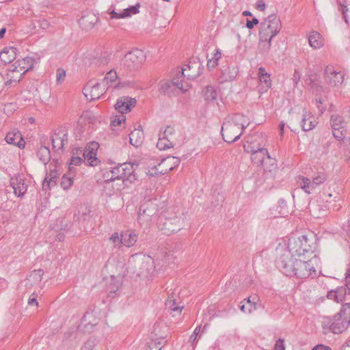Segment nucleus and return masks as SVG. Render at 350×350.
<instances>
[{
  "label": "nucleus",
  "mask_w": 350,
  "mask_h": 350,
  "mask_svg": "<svg viewBox=\"0 0 350 350\" xmlns=\"http://www.w3.org/2000/svg\"><path fill=\"white\" fill-rule=\"evenodd\" d=\"M159 134L164 137L165 139H167L172 147L175 146L176 139L175 137V130L173 127L167 126L163 132L160 131Z\"/></svg>",
  "instance_id": "nucleus-35"
},
{
  "label": "nucleus",
  "mask_w": 350,
  "mask_h": 350,
  "mask_svg": "<svg viewBox=\"0 0 350 350\" xmlns=\"http://www.w3.org/2000/svg\"><path fill=\"white\" fill-rule=\"evenodd\" d=\"M185 71L186 68H182L181 70L177 72L176 77L170 82L162 83L159 88L160 92L162 94H169L172 92V88L174 86L183 92H186L189 89V85L183 81Z\"/></svg>",
  "instance_id": "nucleus-11"
},
{
  "label": "nucleus",
  "mask_w": 350,
  "mask_h": 350,
  "mask_svg": "<svg viewBox=\"0 0 350 350\" xmlns=\"http://www.w3.org/2000/svg\"><path fill=\"white\" fill-rule=\"evenodd\" d=\"M308 42L310 46L314 49H320L323 46V39L317 31L311 32L308 37Z\"/></svg>",
  "instance_id": "nucleus-31"
},
{
  "label": "nucleus",
  "mask_w": 350,
  "mask_h": 350,
  "mask_svg": "<svg viewBox=\"0 0 350 350\" xmlns=\"http://www.w3.org/2000/svg\"><path fill=\"white\" fill-rule=\"evenodd\" d=\"M136 99L129 96L120 97L115 105V109L119 113L123 114L131 111V109L136 105Z\"/></svg>",
  "instance_id": "nucleus-19"
},
{
  "label": "nucleus",
  "mask_w": 350,
  "mask_h": 350,
  "mask_svg": "<svg viewBox=\"0 0 350 350\" xmlns=\"http://www.w3.org/2000/svg\"><path fill=\"white\" fill-rule=\"evenodd\" d=\"M125 117L123 116V114H122L120 116H117L113 120H112L111 124L112 126H114L120 125L122 122H124L125 121Z\"/></svg>",
  "instance_id": "nucleus-56"
},
{
  "label": "nucleus",
  "mask_w": 350,
  "mask_h": 350,
  "mask_svg": "<svg viewBox=\"0 0 350 350\" xmlns=\"http://www.w3.org/2000/svg\"><path fill=\"white\" fill-rule=\"evenodd\" d=\"M141 274L146 275L152 272L153 260L150 256H144L142 260Z\"/></svg>",
  "instance_id": "nucleus-34"
},
{
  "label": "nucleus",
  "mask_w": 350,
  "mask_h": 350,
  "mask_svg": "<svg viewBox=\"0 0 350 350\" xmlns=\"http://www.w3.org/2000/svg\"><path fill=\"white\" fill-rule=\"evenodd\" d=\"M42 271L39 269V270H34L31 273V275H29V278L27 279L28 280H33L36 282H40L41 280H42Z\"/></svg>",
  "instance_id": "nucleus-54"
},
{
  "label": "nucleus",
  "mask_w": 350,
  "mask_h": 350,
  "mask_svg": "<svg viewBox=\"0 0 350 350\" xmlns=\"http://www.w3.org/2000/svg\"><path fill=\"white\" fill-rule=\"evenodd\" d=\"M244 150L251 154V159L252 162L257 165L264 167V162L265 159L267 161H271V158L268 152L267 148L263 147H255L252 144L245 145Z\"/></svg>",
  "instance_id": "nucleus-12"
},
{
  "label": "nucleus",
  "mask_w": 350,
  "mask_h": 350,
  "mask_svg": "<svg viewBox=\"0 0 350 350\" xmlns=\"http://www.w3.org/2000/svg\"><path fill=\"white\" fill-rule=\"evenodd\" d=\"M317 239L310 234L289 238L287 248L299 258L309 256L316 250Z\"/></svg>",
  "instance_id": "nucleus-3"
},
{
  "label": "nucleus",
  "mask_w": 350,
  "mask_h": 350,
  "mask_svg": "<svg viewBox=\"0 0 350 350\" xmlns=\"http://www.w3.org/2000/svg\"><path fill=\"white\" fill-rule=\"evenodd\" d=\"M342 228L346 235L350 237V220L343 224Z\"/></svg>",
  "instance_id": "nucleus-63"
},
{
  "label": "nucleus",
  "mask_w": 350,
  "mask_h": 350,
  "mask_svg": "<svg viewBox=\"0 0 350 350\" xmlns=\"http://www.w3.org/2000/svg\"><path fill=\"white\" fill-rule=\"evenodd\" d=\"M200 329H201V326L200 325L197 326L195 328L193 334L190 336L189 341H190V342L191 344V346L193 347V349L195 348V347L196 345V343H197V336L200 334Z\"/></svg>",
  "instance_id": "nucleus-53"
},
{
  "label": "nucleus",
  "mask_w": 350,
  "mask_h": 350,
  "mask_svg": "<svg viewBox=\"0 0 350 350\" xmlns=\"http://www.w3.org/2000/svg\"><path fill=\"white\" fill-rule=\"evenodd\" d=\"M139 4L137 3L136 5H131L124 9L121 12H116L114 10L110 12L111 18H124L126 17L131 16L133 14H136L139 12Z\"/></svg>",
  "instance_id": "nucleus-27"
},
{
  "label": "nucleus",
  "mask_w": 350,
  "mask_h": 350,
  "mask_svg": "<svg viewBox=\"0 0 350 350\" xmlns=\"http://www.w3.org/2000/svg\"><path fill=\"white\" fill-rule=\"evenodd\" d=\"M58 172L57 171L54 170H50V172L46 174V177L42 183V189L43 190L47 191L50 190L51 185H55L57 178Z\"/></svg>",
  "instance_id": "nucleus-29"
},
{
  "label": "nucleus",
  "mask_w": 350,
  "mask_h": 350,
  "mask_svg": "<svg viewBox=\"0 0 350 350\" xmlns=\"http://www.w3.org/2000/svg\"><path fill=\"white\" fill-rule=\"evenodd\" d=\"M157 146L161 150H164L172 148L171 143H170L167 139H165L164 137L161 136L160 134H159V139L157 144Z\"/></svg>",
  "instance_id": "nucleus-47"
},
{
  "label": "nucleus",
  "mask_w": 350,
  "mask_h": 350,
  "mask_svg": "<svg viewBox=\"0 0 350 350\" xmlns=\"http://www.w3.org/2000/svg\"><path fill=\"white\" fill-rule=\"evenodd\" d=\"M5 139L8 144L14 145L20 148H23L25 146V141L21 133L17 130H12L8 132L5 135Z\"/></svg>",
  "instance_id": "nucleus-22"
},
{
  "label": "nucleus",
  "mask_w": 350,
  "mask_h": 350,
  "mask_svg": "<svg viewBox=\"0 0 350 350\" xmlns=\"http://www.w3.org/2000/svg\"><path fill=\"white\" fill-rule=\"evenodd\" d=\"M327 179V176L324 173H319L312 178L311 181L310 178L299 176L297 178L298 185L307 193L315 189V188L323 184Z\"/></svg>",
  "instance_id": "nucleus-13"
},
{
  "label": "nucleus",
  "mask_w": 350,
  "mask_h": 350,
  "mask_svg": "<svg viewBox=\"0 0 350 350\" xmlns=\"http://www.w3.org/2000/svg\"><path fill=\"white\" fill-rule=\"evenodd\" d=\"M73 185V180L71 177H68L67 175H64L61 180V187L64 189L67 190L70 189Z\"/></svg>",
  "instance_id": "nucleus-49"
},
{
  "label": "nucleus",
  "mask_w": 350,
  "mask_h": 350,
  "mask_svg": "<svg viewBox=\"0 0 350 350\" xmlns=\"http://www.w3.org/2000/svg\"><path fill=\"white\" fill-rule=\"evenodd\" d=\"M258 23L259 21L256 18H253L252 21L247 19L246 23V27L250 29H252L254 25L258 24Z\"/></svg>",
  "instance_id": "nucleus-59"
},
{
  "label": "nucleus",
  "mask_w": 350,
  "mask_h": 350,
  "mask_svg": "<svg viewBox=\"0 0 350 350\" xmlns=\"http://www.w3.org/2000/svg\"><path fill=\"white\" fill-rule=\"evenodd\" d=\"M66 75V70L62 68H59L56 71V82L57 84H61L64 82Z\"/></svg>",
  "instance_id": "nucleus-52"
},
{
  "label": "nucleus",
  "mask_w": 350,
  "mask_h": 350,
  "mask_svg": "<svg viewBox=\"0 0 350 350\" xmlns=\"http://www.w3.org/2000/svg\"><path fill=\"white\" fill-rule=\"evenodd\" d=\"M256 297H249L244 299L240 305V310L245 314H251L258 309V301Z\"/></svg>",
  "instance_id": "nucleus-25"
},
{
  "label": "nucleus",
  "mask_w": 350,
  "mask_h": 350,
  "mask_svg": "<svg viewBox=\"0 0 350 350\" xmlns=\"http://www.w3.org/2000/svg\"><path fill=\"white\" fill-rule=\"evenodd\" d=\"M111 60V55L107 52L101 53L99 56L95 58L93 64L98 67L106 66Z\"/></svg>",
  "instance_id": "nucleus-37"
},
{
  "label": "nucleus",
  "mask_w": 350,
  "mask_h": 350,
  "mask_svg": "<svg viewBox=\"0 0 350 350\" xmlns=\"http://www.w3.org/2000/svg\"><path fill=\"white\" fill-rule=\"evenodd\" d=\"M98 21V17L92 12H88L82 15L79 20L80 27L86 31L92 29Z\"/></svg>",
  "instance_id": "nucleus-21"
},
{
  "label": "nucleus",
  "mask_w": 350,
  "mask_h": 350,
  "mask_svg": "<svg viewBox=\"0 0 350 350\" xmlns=\"http://www.w3.org/2000/svg\"><path fill=\"white\" fill-rule=\"evenodd\" d=\"M275 265L278 269L286 276L292 275L295 264V256L287 247H278Z\"/></svg>",
  "instance_id": "nucleus-7"
},
{
  "label": "nucleus",
  "mask_w": 350,
  "mask_h": 350,
  "mask_svg": "<svg viewBox=\"0 0 350 350\" xmlns=\"http://www.w3.org/2000/svg\"><path fill=\"white\" fill-rule=\"evenodd\" d=\"M300 79H301V74L299 73V72L297 70H295L293 75V78H292L295 85H296L299 83Z\"/></svg>",
  "instance_id": "nucleus-60"
},
{
  "label": "nucleus",
  "mask_w": 350,
  "mask_h": 350,
  "mask_svg": "<svg viewBox=\"0 0 350 350\" xmlns=\"http://www.w3.org/2000/svg\"><path fill=\"white\" fill-rule=\"evenodd\" d=\"M37 157L40 161L46 165L51 159L49 148L46 146H41L37 152Z\"/></svg>",
  "instance_id": "nucleus-38"
},
{
  "label": "nucleus",
  "mask_w": 350,
  "mask_h": 350,
  "mask_svg": "<svg viewBox=\"0 0 350 350\" xmlns=\"http://www.w3.org/2000/svg\"><path fill=\"white\" fill-rule=\"evenodd\" d=\"M103 178L107 184L115 180H122L133 183L137 178L134 173V165L131 163H119L115 167L106 169Z\"/></svg>",
  "instance_id": "nucleus-6"
},
{
  "label": "nucleus",
  "mask_w": 350,
  "mask_h": 350,
  "mask_svg": "<svg viewBox=\"0 0 350 350\" xmlns=\"http://www.w3.org/2000/svg\"><path fill=\"white\" fill-rule=\"evenodd\" d=\"M167 159L172 160L174 167H170L169 170L171 171L174 169V167L178 166L180 162V159L175 157H168Z\"/></svg>",
  "instance_id": "nucleus-61"
},
{
  "label": "nucleus",
  "mask_w": 350,
  "mask_h": 350,
  "mask_svg": "<svg viewBox=\"0 0 350 350\" xmlns=\"http://www.w3.org/2000/svg\"><path fill=\"white\" fill-rule=\"evenodd\" d=\"M186 71L185 72V77L189 79H194L199 77L204 70L202 62L198 57H193L190 59L189 64L186 65Z\"/></svg>",
  "instance_id": "nucleus-15"
},
{
  "label": "nucleus",
  "mask_w": 350,
  "mask_h": 350,
  "mask_svg": "<svg viewBox=\"0 0 350 350\" xmlns=\"http://www.w3.org/2000/svg\"><path fill=\"white\" fill-rule=\"evenodd\" d=\"M350 325V302L342 305L340 310L332 318L325 317L323 327H327L333 334H338L345 331Z\"/></svg>",
  "instance_id": "nucleus-5"
},
{
  "label": "nucleus",
  "mask_w": 350,
  "mask_h": 350,
  "mask_svg": "<svg viewBox=\"0 0 350 350\" xmlns=\"http://www.w3.org/2000/svg\"><path fill=\"white\" fill-rule=\"evenodd\" d=\"M68 133L64 129L56 130L51 137V143L55 151H62L64 147L68 144Z\"/></svg>",
  "instance_id": "nucleus-17"
},
{
  "label": "nucleus",
  "mask_w": 350,
  "mask_h": 350,
  "mask_svg": "<svg viewBox=\"0 0 350 350\" xmlns=\"http://www.w3.org/2000/svg\"><path fill=\"white\" fill-rule=\"evenodd\" d=\"M308 208L312 217L319 218L323 216L325 211L321 208L315 202H310L308 204Z\"/></svg>",
  "instance_id": "nucleus-39"
},
{
  "label": "nucleus",
  "mask_w": 350,
  "mask_h": 350,
  "mask_svg": "<svg viewBox=\"0 0 350 350\" xmlns=\"http://www.w3.org/2000/svg\"><path fill=\"white\" fill-rule=\"evenodd\" d=\"M109 241L113 244L115 247H119L123 245V237L120 238L118 232L113 233L109 238Z\"/></svg>",
  "instance_id": "nucleus-48"
},
{
  "label": "nucleus",
  "mask_w": 350,
  "mask_h": 350,
  "mask_svg": "<svg viewBox=\"0 0 350 350\" xmlns=\"http://www.w3.org/2000/svg\"><path fill=\"white\" fill-rule=\"evenodd\" d=\"M123 245L129 247L133 246L137 241V235L134 232H125L122 234Z\"/></svg>",
  "instance_id": "nucleus-36"
},
{
  "label": "nucleus",
  "mask_w": 350,
  "mask_h": 350,
  "mask_svg": "<svg viewBox=\"0 0 350 350\" xmlns=\"http://www.w3.org/2000/svg\"><path fill=\"white\" fill-rule=\"evenodd\" d=\"M341 128H336V130L332 129L333 131V135L334 137L337 139H342L344 137V135L341 131H340Z\"/></svg>",
  "instance_id": "nucleus-58"
},
{
  "label": "nucleus",
  "mask_w": 350,
  "mask_h": 350,
  "mask_svg": "<svg viewBox=\"0 0 350 350\" xmlns=\"http://www.w3.org/2000/svg\"><path fill=\"white\" fill-rule=\"evenodd\" d=\"M325 80L332 86H337L341 84L344 80V74L337 72L332 66H328L325 69Z\"/></svg>",
  "instance_id": "nucleus-18"
},
{
  "label": "nucleus",
  "mask_w": 350,
  "mask_h": 350,
  "mask_svg": "<svg viewBox=\"0 0 350 350\" xmlns=\"http://www.w3.org/2000/svg\"><path fill=\"white\" fill-rule=\"evenodd\" d=\"M274 350H285L284 340L278 339L274 346Z\"/></svg>",
  "instance_id": "nucleus-57"
},
{
  "label": "nucleus",
  "mask_w": 350,
  "mask_h": 350,
  "mask_svg": "<svg viewBox=\"0 0 350 350\" xmlns=\"http://www.w3.org/2000/svg\"><path fill=\"white\" fill-rule=\"evenodd\" d=\"M271 163L269 167H265L264 171L265 173L267 174V172L270 174L271 176L274 178L275 172L277 170V165L273 159H271V161H269Z\"/></svg>",
  "instance_id": "nucleus-50"
},
{
  "label": "nucleus",
  "mask_w": 350,
  "mask_h": 350,
  "mask_svg": "<svg viewBox=\"0 0 350 350\" xmlns=\"http://www.w3.org/2000/svg\"><path fill=\"white\" fill-rule=\"evenodd\" d=\"M156 211V204L152 200L144 202L139 208V221L148 222L150 219V217L155 214Z\"/></svg>",
  "instance_id": "nucleus-16"
},
{
  "label": "nucleus",
  "mask_w": 350,
  "mask_h": 350,
  "mask_svg": "<svg viewBox=\"0 0 350 350\" xmlns=\"http://www.w3.org/2000/svg\"><path fill=\"white\" fill-rule=\"evenodd\" d=\"M98 147L97 143L92 142L83 152V156L84 159L87 160V162L91 166L96 165V150Z\"/></svg>",
  "instance_id": "nucleus-24"
},
{
  "label": "nucleus",
  "mask_w": 350,
  "mask_h": 350,
  "mask_svg": "<svg viewBox=\"0 0 350 350\" xmlns=\"http://www.w3.org/2000/svg\"><path fill=\"white\" fill-rule=\"evenodd\" d=\"M258 75L261 91L267 92L271 85L270 75L266 71L264 67H260Z\"/></svg>",
  "instance_id": "nucleus-26"
},
{
  "label": "nucleus",
  "mask_w": 350,
  "mask_h": 350,
  "mask_svg": "<svg viewBox=\"0 0 350 350\" xmlns=\"http://www.w3.org/2000/svg\"><path fill=\"white\" fill-rule=\"evenodd\" d=\"M167 342L165 338H159L157 340H152L148 346L146 350H161Z\"/></svg>",
  "instance_id": "nucleus-41"
},
{
  "label": "nucleus",
  "mask_w": 350,
  "mask_h": 350,
  "mask_svg": "<svg viewBox=\"0 0 350 350\" xmlns=\"http://www.w3.org/2000/svg\"><path fill=\"white\" fill-rule=\"evenodd\" d=\"M34 63L35 59L30 57L18 59L10 66L8 75L15 81H18L23 75L33 68Z\"/></svg>",
  "instance_id": "nucleus-9"
},
{
  "label": "nucleus",
  "mask_w": 350,
  "mask_h": 350,
  "mask_svg": "<svg viewBox=\"0 0 350 350\" xmlns=\"http://www.w3.org/2000/svg\"><path fill=\"white\" fill-rule=\"evenodd\" d=\"M165 305L172 312H178V314L180 313L183 308V306H178L176 301L171 298H169L167 300Z\"/></svg>",
  "instance_id": "nucleus-46"
},
{
  "label": "nucleus",
  "mask_w": 350,
  "mask_h": 350,
  "mask_svg": "<svg viewBox=\"0 0 350 350\" xmlns=\"http://www.w3.org/2000/svg\"><path fill=\"white\" fill-rule=\"evenodd\" d=\"M144 139V134L143 131L141 129H135L131 131L129 135L130 144L133 146H140L143 144Z\"/></svg>",
  "instance_id": "nucleus-30"
},
{
  "label": "nucleus",
  "mask_w": 350,
  "mask_h": 350,
  "mask_svg": "<svg viewBox=\"0 0 350 350\" xmlns=\"http://www.w3.org/2000/svg\"><path fill=\"white\" fill-rule=\"evenodd\" d=\"M266 8V4L263 0H258L256 2V8L260 11H264Z\"/></svg>",
  "instance_id": "nucleus-62"
},
{
  "label": "nucleus",
  "mask_w": 350,
  "mask_h": 350,
  "mask_svg": "<svg viewBox=\"0 0 350 350\" xmlns=\"http://www.w3.org/2000/svg\"><path fill=\"white\" fill-rule=\"evenodd\" d=\"M221 57V53L219 49H215V53L213 55L211 59H208L207 60V67L208 68H214L217 65L219 59Z\"/></svg>",
  "instance_id": "nucleus-44"
},
{
  "label": "nucleus",
  "mask_w": 350,
  "mask_h": 350,
  "mask_svg": "<svg viewBox=\"0 0 350 350\" xmlns=\"http://www.w3.org/2000/svg\"><path fill=\"white\" fill-rule=\"evenodd\" d=\"M282 27L280 18L276 14H270L260 23V42L265 51L269 50L272 38L279 33Z\"/></svg>",
  "instance_id": "nucleus-4"
},
{
  "label": "nucleus",
  "mask_w": 350,
  "mask_h": 350,
  "mask_svg": "<svg viewBox=\"0 0 350 350\" xmlns=\"http://www.w3.org/2000/svg\"><path fill=\"white\" fill-rule=\"evenodd\" d=\"M97 342L96 338L91 337L84 343L80 350H92Z\"/></svg>",
  "instance_id": "nucleus-51"
},
{
  "label": "nucleus",
  "mask_w": 350,
  "mask_h": 350,
  "mask_svg": "<svg viewBox=\"0 0 350 350\" xmlns=\"http://www.w3.org/2000/svg\"><path fill=\"white\" fill-rule=\"evenodd\" d=\"M145 60L144 53L140 49H135L127 53L122 59L120 68L125 72L134 71L139 68Z\"/></svg>",
  "instance_id": "nucleus-8"
},
{
  "label": "nucleus",
  "mask_w": 350,
  "mask_h": 350,
  "mask_svg": "<svg viewBox=\"0 0 350 350\" xmlns=\"http://www.w3.org/2000/svg\"><path fill=\"white\" fill-rule=\"evenodd\" d=\"M176 209L175 207H170L161 213L158 217V228L164 234L170 235L178 232L183 228L184 218Z\"/></svg>",
  "instance_id": "nucleus-2"
},
{
  "label": "nucleus",
  "mask_w": 350,
  "mask_h": 350,
  "mask_svg": "<svg viewBox=\"0 0 350 350\" xmlns=\"http://www.w3.org/2000/svg\"><path fill=\"white\" fill-rule=\"evenodd\" d=\"M301 116L302 118L301 121V126L303 131H311L316 126L317 122L310 112H308L305 109H303Z\"/></svg>",
  "instance_id": "nucleus-23"
},
{
  "label": "nucleus",
  "mask_w": 350,
  "mask_h": 350,
  "mask_svg": "<svg viewBox=\"0 0 350 350\" xmlns=\"http://www.w3.org/2000/svg\"><path fill=\"white\" fill-rule=\"evenodd\" d=\"M17 49L16 47H5L0 53V62L5 64L11 63L16 57Z\"/></svg>",
  "instance_id": "nucleus-28"
},
{
  "label": "nucleus",
  "mask_w": 350,
  "mask_h": 350,
  "mask_svg": "<svg viewBox=\"0 0 350 350\" xmlns=\"http://www.w3.org/2000/svg\"><path fill=\"white\" fill-rule=\"evenodd\" d=\"M312 350H331V348L323 345H317Z\"/></svg>",
  "instance_id": "nucleus-64"
},
{
  "label": "nucleus",
  "mask_w": 350,
  "mask_h": 350,
  "mask_svg": "<svg viewBox=\"0 0 350 350\" xmlns=\"http://www.w3.org/2000/svg\"><path fill=\"white\" fill-rule=\"evenodd\" d=\"M10 185L14 193L18 197H23L27 189V185L23 176L18 175L10 178Z\"/></svg>",
  "instance_id": "nucleus-20"
},
{
  "label": "nucleus",
  "mask_w": 350,
  "mask_h": 350,
  "mask_svg": "<svg viewBox=\"0 0 350 350\" xmlns=\"http://www.w3.org/2000/svg\"><path fill=\"white\" fill-rule=\"evenodd\" d=\"M248 125V120L243 114L236 113L228 116L221 129L223 139L228 144L237 141Z\"/></svg>",
  "instance_id": "nucleus-1"
},
{
  "label": "nucleus",
  "mask_w": 350,
  "mask_h": 350,
  "mask_svg": "<svg viewBox=\"0 0 350 350\" xmlns=\"http://www.w3.org/2000/svg\"><path fill=\"white\" fill-rule=\"evenodd\" d=\"M238 73V69L235 66H228L221 70V79L222 81L234 80Z\"/></svg>",
  "instance_id": "nucleus-32"
},
{
  "label": "nucleus",
  "mask_w": 350,
  "mask_h": 350,
  "mask_svg": "<svg viewBox=\"0 0 350 350\" xmlns=\"http://www.w3.org/2000/svg\"><path fill=\"white\" fill-rule=\"evenodd\" d=\"M118 79V75L116 70L111 69L108 71L105 75V77L102 79V82L104 84H106V87L109 88V87L113 85V83Z\"/></svg>",
  "instance_id": "nucleus-40"
},
{
  "label": "nucleus",
  "mask_w": 350,
  "mask_h": 350,
  "mask_svg": "<svg viewBox=\"0 0 350 350\" xmlns=\"http://www.w3.org/2000/svg\"><path fill=\"white\" fill-rule=\"evenodd\" d=\"M204 95L206 100L213 101L217 99V92L212 86H207L204 90Z\"/></svg>",
  "instance_id": "nucleus-43"
},
{
  "label": "nucleus",
  "mask_w": 350,
  "mask_h": 350,
  "mask_svg": "<svg viewBox=\"0 0 350 350\" xmlns=\"http://www.w3.org/2000/svg\"><path fill=\"white\" fill-rule=\"evenodd\" d=\"M343 288H340L336 291H330L327 293V298L334 299L336 302L342 301V299Z\"/></svg>",
  "instance_id": "nucleus-45"
},
{
  "label": "nucleus",
  "mask_w": 350,
  "mask_h": 350,
  "mask_svg": "<svg viewBox=\"0 0 350 350\" xmlns=\"http://www.w3.org/2000/svg\"><path fill=\"white\" fill-rule=\"evenodd\" d=\"M293 272L290 277L296 276L297 278L306 279L309 277L315 278L317 275V270L312 264V260L295 259Z\"/></svg>",
  "instance_id": "nucleus-10"
},
{
  "label": "nucleus",
  "mask_w": 350,
  "mask_h": 350,
  "mask_svg": "<svg viewBox=\"0 0 350 350\" xmlns=\"http://www.w3.org/2000/svg\"><path fill=\"white\" fill-rule=\"evenodd\" d=\"M330 124L332 129L336 130V128H343L345 122L342 116L334 114L331 116Z\"/></svg>",
  "instance_id": "nucleus-42"
},
{
  "label": "nucleus",
  "mask_w": 350,
  "mask_h": 350,
  "mask_svg": "<svg viewBox=\"0 0 350 350\" xmlns=\"http://www.w3.org/2000/svg\"><path fill=\"white\" fill-rule=\"evenodd\" d=\"M83 159L82 157H72L71 159H70V165H75V166H77V165H79L80 164L82 163ZM69 170H72V167L70 166L69 167Z\"/></svg>",
  "instance_id": "nucleus-55"
},
{
  "label": "nucleus",
  "mask_w": 350,
  "mask_h": 350,
  "mask_svg": "<svg viewBox=\"0 0 350 350\" xmlns=\"http://www.w3.org/2000/svg\"><path fill=\"white\" fill-rule=\"evenodd\" d=\"M107 89L106 84L102 81L98 83L90 81L83 88V94L88 99L94 100L103 96Z\"/></svg>",
  "instance_id": "nucleus-14"
},
{
  "label": "nucleus",
  "mask_w": 350,
  "mask_h": 350,
  "mask_svg": "<svg viewBox=\"0 0 350 350\" xmlns=\"http://www.w3.org/2000/svg\"><path fill=\"white\" fill-rule=\"evenodd\" d=\"M122 285L120 278H116L114 275L111 276V282L107 286L108 295L113 297L114 294L119 290Z\"/></svg>",
  "instance_id": "nucleus-33"
}]
</instances>
